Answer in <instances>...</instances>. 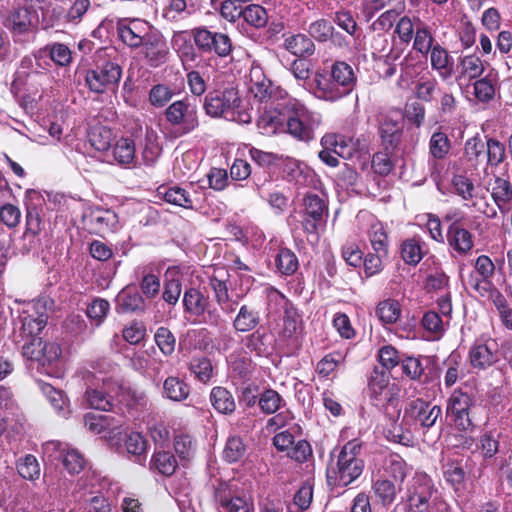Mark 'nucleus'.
<instances>
[{
  "mask_svg": "<svg viewBox=\"0 0 512 512\" xmlns=\"http://www.w3.org/2000/svg\"><path fill=\"white\" fill-rule=\"evenodd\" d=\"M184 311L195 317H203V321L209 325L217 326L221 322V316L216 308H212L209 296L201 290L190 287L183 295Z\"/></svg>",
  "mask_w": 512,
  "mask_h": 512,
  "instance_id": "11",
  "label": "nucleus"
},
{
  "mask_svg": "<svg viewBox=\"0 0 512 512\" xmlns=\"http://www.w3.org/2000/svg\"><path fill=\"white\" fill-rule=\"evenodd\" d=\"M174 96L173 90L165 84L154 85L148 95L149 103L156 108L166 106Z\"/></svg>",
  "mask_w": 512,
  "mask_h": 512,
  "instance_id": "62",
  "label": "nucleus"
},
{
  "mask_svg": "<svg viewBox=\"0 0 512 512\" xmlns=\"http://www.w3.org/2000/svg\"><path fill=\"white\" fill-rule=\"evenodd\" d=\"M193 10L189 8L186 0H168L162 10V16L169 22H178L189 17Z\"/></svg>",
  "mask_w": 512,
  "mask_h": 512,
  "instance_id": "46",
  "label": "nucleus"
},
{
  "mask_svg": "<svg viewBox=\"0 0 512 512\" xmlns=\"http://www.w3.org/2000/svg\"><path fill=\"white\" fill-rule=\"evenodd\" d=\"M203 109L213 118H224L243 124L250 123L252 120L250 113L241 107L238 90L234 87L209 92L205 96Z\"/></svg>",
  "mask_w": 512,
  "mask_h": 512,
  "instance_id": "4",
  "label": "nucleus"
},
{
  "mask_svg": "<svg viewBox=\"0 0 512 512\" xmlns=\"http://www.w3.org/2000/svg\"><path fill=\"white\" fill-rule=\"evenodd\" d=\"M430 66L443 82H448L455 75V63L449 51L439 43L429 53Z\"/></svg>",
  "mask_w": 512,
  "mask_h": 512,
  "instance_id": "23",
  "label": "nucleus"
},
{
  "mask_svg": "<svg viewBox=\"0 0 512 512\" xmlns=\"http://www.w3.org/2000/svg\"><path fill=\"white\" fill-rule=\"evenodd\" d=\"M43 391L54 408L55 412L62 418H68L71 410L69 401L62 391L55 389L53 386L47 384L43 387Z\"/></svg>",
  "mask_w": 512,
  "mask_h": 512,
  "instance_id": "44",
  "label": "nucleus"
},
{
  "mask_svg": "<svg viewBox=\"0 0 512 512\" xmlns=\"http://www.w3.org/2000/svg\"><path fill=\"white\" fill-rule=\"evenodd\" d=\"M401 258L408 265H417L423 258V247L420 239L408 238L401 244Z\"/></svg>",
  "mask_w": 512,
  "mask_h": 512,
  "instance_id": "45",
  "label": "nucleus"
},
{
  "mask_svg": "<svg viewBox=\"0 0 512 512\" xmlns=\"http://www.w3.org/2000/svg\"><path fill=\"white\" fill-rule=\"evenodd\" d=\"M83 223L90 233L103 236L115 232L119 220L114 211L97 207L84 213Z\"/></svg>",
  "mask_w": 512,
  "mask_h": 512,
  "instance_id": "17",
  "label": "nucleus"
},
{
  "mask_svg": "<svg viewBox=\"0 0 512 512\" xmlns=\"http://www.w3.org/2000/svg\"><path fill=\"white\" fill-rule=\"evenodd\" d=\"M372 489L383 505H389L394 502L400 486L397 488V483L389 479H377L374 481Z\"/></svg>",
  "mask_w": 512,
  "mask_h": 512,
  "instance_id": "51",
  "label": "nucleus"
},
{
  "mask_svg": "<svg viewBox=\"0 0 512 512\" xmlns=\"http://www.w3.org/2000/svg\"><path fill=\"white\" fill-rule=\"evenodd\" d=\"M400 389L395 383H390V372L375 367L368 379V394L375 406L391 403Z\"/></svg>",
  "mask_w": 512,
  "mask_h": 512,
  "instance_id": "12",
  "label": "nucleus"
},
{
  "mask_svg": "<svg viewBox=\"0 0 512 512\" xmlns=\"http://www.w3.org/2000/svg\"><path fill=\"white\" fill-rule=\"evenodd\" d=\"M47 314L40 313L37 316L32 314H23L20 318L22 333L29 338H38L37 335L44 329L47 324ZM28 342V340L26 341Z\"/></svg>",
  "mask_w": 512,
  "mask_h": 512,
  "instance_id": "40",
  "label": "nucleus"
},
{
  "mask_svg": "<svg viewBox=\"0 0 512 512\" xmlns=\"http://www.w3.org/2000/svg\"><path fill=\"white\" fill-rule=\"evenodd\" d=\"M307 32L312 40L324 43L334 35V26L326 19H318L309 24Z\"/></svg>",
  "mask_w": 512,
  "mask_h": 512,
  "instance_id": "54",
  "label": "nucleus"
},
{
  "mask_svg": "<svg viewBox=\"0 0 512 512\" xmlns=\"http://www.w3.org/2000/svg\"><path fill=\"white\" fill-rule=\"evenodd\" d=\"M242 18L248 25L256 29L266 27L269 19L266 9L258 4L245 6Z\"/></svg>",
  "mask_w": 512,
  "mask_h": 512,
  "instance_id": "50",
  "label": "nucleus"
},
{
  "mask_svg": "<svg viewBox=\"0 0 512 512\" xmlns=\"http://www.w3.org/2000/svg\"><path fill=\"white\" fill-rule=\"evenodd\" d=\"M61 353V347L57 343L43 342L41 338H32L22 347L23 356L37 362L47 374H51L57 367Z\"/></svg>",
  "mask_w": 512,
  "mask_h": 512,
  "instance_id": "8",
  "label": "nucleus"
},
{
  "mask_svg": "<svg viewBox=\"0 0 512 512\" xmlns=\"http://www.w3.org/2000/svg\"><path fill=\"white\" fill-rule=\"evenodd\" d=\"M178 463L170 451H156L151 460V468L165 476L172 475Z\"/></svg>",
  "mask_w": 512,
  "mask_h": 512,
  "instance_id": "47",
  "label": "nucleus"
},
{
  "mask_svg": "<svg viewBox=\"0 0 512 512\" xmlns=\"http://www.w3.org/2000/svg\"><path fill=\"white\" fill-rule=\"evenodd\" d=\"M450 150V140L441 131L434 132L429 141V152L434 159H443Z\"/></svg>",
  "mask_w": 512,
  "mask_h": 512,
  "instance_id": "60",
  "label": "nucleus"
},
{
  "mask_svg": "<svg viewBox=\"0 0 512 512\" xmlns=\"http://www.w3.org/2000/svg\"><path fill=\"white\" fill-rule=\"evenodd\" d=\"M282 403V397L273 389L265 390L259 397L258 404L265 414L277 412Z\"/></svg>",
  "mask_w": 512,
  "mask_h": 512,
  "instance_id": "64",
  "label": "nucleus"
},
{
  "mask_svg": "<svg viewBox=\"0 0 512 512\" xmlns=\"http://www.w3.org/2000/svg\"><path fill=\"white\" fill-rule=\"evenodd\" d=\"M286 110V133L298 141L308 143L314 140L315 132L322 123V115L296 98L286 100Z\"/></svg>",
  "mask_w": 512,
  "mask_h": 512,
  "instance_id": "5",
  "label": "nucleus"
},
{
  "mask_svg": "<svg viewBox=\"0 0 512 512\" xmlns=\"http://www.w3.org/2000/svg\"><path fill=\"white\" fill-rule=\"evenodd\" d=\"M453 192L463 201H471L476 196L474 183L465 175L456 174L451 179Z\"/></svg>",
  "mask_w": 512,
  "mask_h": 512,
  "instance_id": "52",
  "label": "nucleus"
},
{
  "mask_svg": "<svg viewBox=\"0 0 512 512\" xmlns=\"http://www.w3.org/2000/svg\"><path fill=\"white\" fill-rule=\"evenodd\" d=\"M284 47L297 57H310L315 53L316 47L309 35L303 33L292 34L284 39Z\"/></svg>",
  "mask_w": 512,
  "mask_h": 512,
  "instance_id": "29",
  "label": "nucleus"
},
{
  "mask_svg": "<svg viewBox=\"0 0 512 512\" xmlns=\"http://www.w3.org/2000/svg\"><path fill=\"white\" fill-rule=\"evenodd\" d=\"M213 408L221 414L230 415L236 410V402L232 393L225 387H213L210 392Z\"/></svg>",
  "mask_w": 512,
  "mask_h": 512,
  "instance_id": "32",
  "label": "nucleus"
},
{
  "mask_svg": "<svg viewBox=\"0 0 512 512\" xmlns=\"http://www.w3.org/2000/svg\"><path fill=\"white\" fill-rule=\"evenodd\" d=\"M110 310V304L103 298H95L86 309L87 317L94 322L95 326H100L105 320Z\"/></svg>",
  "mask_w": 512,
  "mask_h": 512,
  "instance_id": "61",
  "label": "nucleus"
},
{
  "mask_svg": "<svg viewBox=\"0 0 512 512\" xmlns=\"http://www.w3.org/2000/svg\"><path fill=\"white\" fill-rule=\"evenodd\" d=\"M496 84V75H493L492 72L483 78L479 77L473 83L474 96L480 102H490L495 96Z\"/></svg>",
  "mask_w": 512,
  "mask_h": 512,
  "instance_id": "39",
  "label": "nucleus"
},
{
  "mask_svg": "<svg viewBox=\"0 0 512 512\" xmlns=\"http://www.w3.org/2000/svg\"><path fill=\"white\" fill-rule=\"evenodd\" d=\"M409 471L406 462L398 454H391L385 459L384 472L387 477L393 478L398 486L403 483Z\"/></svg>",
  "mask_w": 512,
  "mask_h": 512,
  "instance_id": "37",
  "label": "nucleus"
},
{
  "mask_svg": "<svg viewBox=\"0 0 512 512\" xmlns=\"http://www.w3.org/2000/svg\"><path fill=\"white\" fill-rule=\"evenodd\" d=\"M403 119L397 112L382 113L378 116V134L386 151H394L401 142Z\"/></svg>",
  "mask_w": 512,
  "mask_h": 512,
  "instance_id": "15",
  "label": "nucleus"
},
{
  "mask_svg": "<svg viewBox=\"0 0 512 512\" xmlns=\"http://www.w3.org/2000/svg\"><path fill=\"white\" fill-rule=\"evenodd\" d=\"M485 71L484 62L475 54L460 56L457 61L455 73L456 81L462 79H478Z\"/></svg>",
  "mask_w": 512,
  "mask_h": 512,
  "instance_id": "25",
  "label": "nucleus"
},
{
  "mask_svg": "<svg viewBox=\"0 0 512 512\" xmlns=\"http://www.w3.org/2000/svg\"><path fill=\"white\" fill-rule=\"evenodd\" d=\"M356 82L357 77L352 66L337 60L315 73L312 94L319 100L333 103L349 95Z\"/></svg>",
  "mask_w": 512,
  "mask_h": 512,
  "instance_id": "2",
  "label": "nucleus"
},
{
  "mask_svg": "<svg viewBox=\"0 0 512 512\" xmlns=\"http://www.w3.org/2000/svg\"><path fill=\"white\" fill-rule=\"evenodd\" d=\"M84 398L90 408L102 411L114 410L118 404H123L127 411L147 405L144 392L126 386L122 380L113 377H103L101 386H88Z\"/></svg>",
  "mask_w": 512,
  "mask_h": 512,
  "instance_id": "1",
  "label": "nucleus"
},
{
  "mask_svg": "<svg viewBox=\"0 0 512 512\" xmlns=\"http://www.w3.org/2000/svg\"><path fill=\"white\" fill-rule=\"evenodd\" d=\"M141 54L150 67H159L167 60L169 49L164 36L153 29L140 46Z\"/></svg>",
  "mask_w": 512,
  "mask_h": 512,
  "instance_id": "20",
  "label": "nucleus"
},
{
  "mask_svg": "<svg viewBox=\"0 0 512 512\" xmlns=\"http://www.w3.org/2000/svg\"><path fill=\"white\" fill-rule=\"evenodd\" d=\"M164 115L166 121L176 127L180 135L191 133L199 126L197 107L187 98L171 103Z\"/></svg>",
  "mask_w": 512,
  "mask_h": 512,
  "instance_id": "9",
  "label": "nucleus"
},
{
  "mask_svg": "<svg viewBox=\"0 0 512 512\" xmlns=\"http://www.w3.org/2000/svg\"><path fill=\"white\" fill-rule=\"evenodd\" d=\"M444 365L447 367L446 373L444 375V384L448 388L453 386L461 377L465 375L464 365L460 354L456 352H452L448 356L444 362Z\"/></svg>",
  "mask_w": 512,
  "mask_h": 512,
  "instance_id": "43",
  "label": "nucleus"
},
{
  "mask_svg": "<svg viewBox=\"0 0 512 512\" xmlns=\"http://www.w3.org/2000/svg\"><path fill=\"white\" fill-rule=\"evenodd\" d=\"M313 499V489L310 485H303L295 493L293 502L287 505V512H304Z\"/></svg>",
  "mask_w": 512,
  "mask_h": 512,
  "instance_id": "57",
  "label": "nucleus"
},
{
  "mask_svg": "<svg viewBox=\"0 0 512 512\" xmlns=\"http://www.w3.org/2000/svg\"><path fill=\"white\" fill-rule=\"evenodd\" d=\"M473 406V397L462 389H455L449 396L446 404V418L459 431L469 430L473 424L470 410Z\"/></svg>",
  "mask_w": 512,
  "mask_h": 512,
  "instance_id": "10",
  "label": "nucleus"
},
{
  "mask_svg": "<svg viewBox=\"0 0 512 512\" xmlns=\"http://www.w3.org/2000/svg\"><path fill=\"white\" fill-rule=\"evenodd\" d=\"M286 101L277 106H265L257 119V127L263 135L286 133L287 123Z\"/></svg>",
  "mask_w": 512,
  "mask_h": 512,
  "instance_id": "16",
  "label": "nucleus"
},
{
  "mask_svg": "<svg viewBox=\"0 0 512 512\" xmlns=\"http://www.w3.org/2000/svg\"><path fill=\"white\" fill-rule=\"evenodd\" d=\"M431 29L420 19H417L416 31L413 36V49L423 56H427L436 45Z\"/></svg>",
  "mask_w": 512,
  "mask_h": 512,
  "instance_id": "33",
  "label": "nucleus"
},
{
  "mask_svg": "<svg viewBox=\"0 0 512 512\" xmlns=\"http://www.w3.org/2000/svg\"><path fill=\"white\" fill-rule=\"evenodd\" d=\"M259 313L252 307L242 305L233 321V327L238 332H249L258 326Z\"/></svg>",
  "mask_w": 512,
  "mask_h": 512,
  "instance_id": "36",
  "label": "nucleus"
},
{
  "mask_svg": "<svg viewBox=\"0 0 512 512\" xmlns=\"http://www.w3.org/2000/svg\"><path fill=\"white\" fill-rule=\"evenodd\" d=\"M45 453L59 452V457H62V463L65 469L70 474L79 473L84 467V458L76 450H69L65 454H62V444L57 441H50L43 446Z\"/></svg>",
  "mask_w": 512,
  "mask_h": 512,
  "instance_id": "26",
  "label": "nucleus"
},
{
  "mask_svg": "<svg viewBox=\"0 0 512 512\" xmlns=\"http://www.w3.org/2000/svg\"><path fill=\"white\" fill-rule=\"evenodd\" d=\"M498 345L495 340L476 341L469 350L470 365L477 370H485L497 362Z\"/></svg>",
  "mask_w": 512,
  "mask_h": 512,
  "instance_id": "22",
  "label": "nucleus"
},
{
  "mask_svg": "<svg viewBox=\"0 0 512 512\" xmlns=\"http://www.w3.org/2000/svg\"><path fill=\"white\" fill-rule=\"evenodd\" d=\"M442 415L439 405L432 404L422 398L411 400L404 410V420L419 425L423 429H430Z\"/></svg>",
  "mask_w": 512,
  "mask_h": 512,
  "instance_id": "14",
  "label": "nucleus"
},
{
  "mask_svg": "<svg viewBox=\"0 0 512 512\" xmlns=\"http://www.w3.org/2000/svg\"><path fill=\"white\" fill-rule=\"evenodd\" d=\"M447 243L454 253L464 256L473 247L472 234L457 222H453L447 231Z\"/></svg>",
  "mask_w": 512,
  "mask_h": 512,
  "instance_id": "24",
  "label": "nucleus"
},
{
  "mask_svg": "<svg viewBox=\"0 0 512 512\" xmlns=\"http://www.w3.org/2000/svg\"><path fill=\"white\" fill-rule=\"evenodd\" d=\"M246 453V446L239 436H231L227 439L224 450L223 458L229 463L240 461Z\"/></svg>",
  "mask_w": 512,
  "mask_h": 512,
  "instance_id": "55",
  "label": "nucleus"
},
{
  "mask_svg": "<svg viewBox=\"0 0 512 512\" xmlns=\"http://www.w3.org/2000/svg\"><path fill=\"white\" fill-rule=\"evenodd\" d=\"M474 266L481 279L479 280L471 276L470 285L482 294V290H487L485 285L488 284L489 279L494 275L495 266L492 260L486 255L479 256L476 259Z\"/></svg>",
  "mask_w": 512,
  "mask_h": 512,
  "instance_id": "35",
  "label": "nucleus"
},
{
  "mask_svg": "<svg viewBox=\"0 0 512 512\" xmlns=\"http://www.w3.org/2000/svg\"><path fill=\"white\" fill-rule=\"evenodd\" d=\"M487 165L499 166L506 159L505 145L495 138H487L485 142Z\"/></svg>",
  "mask_w": 512,
  "mask_h": 512,
  "instance_id": "59",
  "label": "nucleus"
},
{
  "mask_svg": "<svg viewBox=\"0 0 512 512\" xmlns=\"http://www.w3.org/2000/svg\"><path fill=\"white\" fill-rule=\"evenodd\" d=\"M216 499L221 512H252L251 505L241 496L232 495L230 489L220 488L216 491Z\"/></svg>",
  "mask_w": 512,
  "mask_h": 512,
  "instance_id": "30",
  "label": "nucleus"
},
{
  "mask_svg": "<svg viewBox=\"0 0 512 512\" xmlns=\"http://www.w3.org/2000/svg\"><path fill=\"white\" fill-rule=\"evenodd\" d=\"M113 159L121 166H128L135 159V143L130 138H120L112 146Z\"/></svg>",
  "mask_w": 512,
  "mask_h": 512,
  "instance_id": "38",
  "label": "nucleus"
},
{
  "mask_svg": "<svg viewBox=\"0 0 512 512\" xmlns=\"http://www.w3.org/2000/svg\"><path fill=\"white\" fill-rule=\"evenodd\" d=\"M362 444L358 439L347 442L337 456L331 453L327 467V481L345 487L355 481L363 472L364 462L359 457Z\"/></svg>",
  "mask_w": 512,
  "mask_h": 512,
  "instance_id": "3",
  "label": "nucleus"
},
{
  "mask_svg": "<svg viewBox=\"0 0 512 512\" xmlns=\"http://www.w3.org/2000/svg\"><path fill=\"white\" fill-rule=\"evenodd\" d=\"M485 151V142L479 134H476L475 136L467 139L464 144L463 161L467 167L477 168Z\"/></svg>",
  "mask_w": 512,
  "mask_h": 512,
  "instance_id": "34",
  "label": "nucleus"
},
{
  "mask_svg": "<svg viewBox=\"0 0 512 512\" xmlns=\"http://www.w3.org/2000/svg\"><path fill=\"white\" fill-rule=\"evenodd\" d=\"M249 91L261 102L271 99L283 98L284 91L264 75L261 67H252L250 70Z\"/></svg>",
  "mask_w": 512,
  "mask_h": 512,
  "instance_id": "21",
  "label": "nucleus"
},
{
  "mask_svg": "<svg viewBox=\"0 0 512 512\" xmlns=\"http://www.w3.org/2000/svg\"><path fill=\"white\" fill-rule=\"evenodd\" d=\"M124 424L123 417L116 418L112 415H101L89 412L84 416V426L95 434L105 430L114 431Z\"/></svg>",
  "mask_w": 512,
  "mask_h": 512,
  "instance_id": "27",
  "label": "nucleus"
},
{
  "mask_svg": "<svg viewBox=\"0 0 512 512\" xmlns=\"http://www.w3.org/2000/svg\"><path fill=\"white\" fill-rule=\"evenodd\" d=\"M492 198L502 213L508 211L507 204L512 201V185L503 178L497 177L492 190Z\"/></svg>",
  "mask_w": 512,
  "mask_h": 512,
  "instance_id": "41",
  "label": "nucleus"
},
{
  "mask_svg": "<svg viewBox=\"0 0 512 512\" xmlns=\"http://www.w3.org/2000/svg\"><path fill=\"white\" fill-rule=\"evenodd\" d=\"M322 144L332 146L335 153L342 158H350L357 151L359 141L341 134L326 135Z\"/></svg>",
  "mask_w": 512,
  "mask_h": 512,
  "instance_id": "31",
  "label": "nucleus"
},
{
  "mask_svg": "<svg viewBox=\"0 0 512 512\" xmlns=\"http://www.w3.org/2000/svg\"><path fill=\"white\" fill-rule=\"evenodd\" d=\"M47 51L50 59L60 67L69 66L73 60L70 48L59 42L47 44Z\"/></svg>",
  "mask_w": 512,
  "mask_h": 512,
  "instance_id": "58",
  "label": "nucleus"
},
{
  "mask_svg": "<svg viewBox=\"0 0 512 512\" xmlns=\"http://www.w3.org/2000/svg\"><path fill=\"white\" fill-rule=\"evenodd\" d=\"M303 206L302 227L306 233L316 235L324 222L323 217L327 211L326 204L320 196L311 193L303 198Z\"/></svg>",
  "mask_w": 512,
  "mask_h": 512,
  "instance_id": "19",
  "label": "nucleus"
},
{
  "mask_svg": "<svg viewBox=\"0 0 512 512\" xmlns=\"http://www.w3.org/2000/svg\"><path fill=\"white\" fill-rule=\"evenodd\" d=\"M400 313V305L393 299L381 301L376 308V315L384 324L395 323L399 319Z\"/></svg>",
  "mask_w": 512,
  "mask_h": 512,
  "instance_id": "53",
  "label": "nucleus"
},
{
  "mask_svg": "<svg viewBox=\"0 0 512 512\" xmlns=\"http://www.w3.org/2000/svg\"><path fill=\"white\" fill-rule=\"evenodd\" d=\"M145 310V301L135 289L126 287L116 297V311L118 313H133Z\"/></svg>",
  "mask_w": 512,
  "mask_h": 512,
  "instance_id": "28",
  "label": "nucleus"
},
{
  "mask_svg": "<svg viewBox=\"0 0 512 512\" xmlns=\"http://www.w3.org/2000/svg\"><path fill=\"white\" fill-rule=\"evenodd\" d=\"M189 34L197 50L202 54L225 58L232 52L231 39L225 33L199 26L191 29Z\"/></svg>",
  "mask_w": 512,
  "mask_h": 512,
  "instance_id": "7",
  "label": "nucleus"
},
{
  "mask_svg": "<svg viewBox=\"0 0 512 512\" xmlns=\"http://www.w3.org/2000/svg\"><path fill=\"white\" fill-rule=\"evenodd\" d=\"M164 395L172 401H183L190 393L189 386L177 377H168L163 384Z\"/></svg>",
  "mask_w": 512,
  "mask_h": 512,
  "instance_id": "49",
  "label": "nucleus"
},
{
  "mask_svg": "<svg viewBox=\"0 0 512 512\" xmlns=\"http://www.w3.org/2000/svg\"><path fill=\"white\" fill-rule=\"evenodd\" d=\"M3 25L11 32L16 43H30L35 38L36 32L32 24L31 11L25 6L16 5L3 21Z\"/></svg>",
  "mask_w": 512,
  "mask_h": 512,
  "instance_id": "13",
  "label": "nucleus"
},
{
  "mask_svg": "<svg viewBox=\"0 0 512 512\" xmlns=\"http://www.w3.org/2000/svg\"><path fill=\"white\" fill-rule=\"evenodd\" d=\"M153 30L147 21L141 19H121L117 22V33L121 41L130 48H140Z\"/></svg>",
  "mask_w": 512,
  "mask_h": 512,
  "instance_id": "18",
  "label": "nucleus"
},
{
  "mask_svg": "<svg viewBox=\"0 0 512 512\" xmlns=\"http://www.w3.org/2000/svg\"><path fill=\"white\" fill-rule=\"evenodd\" d=\"M274 262L277 271L283 275H292L299 267L296 254L286 247L279 248L275 255Z\"/></svg>",
  "mask_w": 512,
  "mask_h": 512,
  "instance_id": "42",
  "label": "nucleus"
},
{
  "mask_svg": "<svg viewBox=\"0 0 512 512\" xmlns=\"http://www.w3.org/2000/svg\"><path fill=\"white\" fill-rule=\"evenodd\" d=\"M163 197L164 200L170 204L186 209L193 208V201L189 193L181 187L175 186L167 189Z\"/></svg>",
  "mask_w": 512,
  "mask_h": 512,
  "instance_id": "63",
  "label": "nucleus"
},
{
  "mask_svg": "<svg viewBox=\"0 0 512 512\" xmlns=\"http://www.w3.org/2000/svg\"><path fill=\"white\" fill-rule=\"evenodd\" d=\"M122 77V67L113 60L105 59L86 70L84 81L94 94L115 93Z\"/></svg>",
  "mask_w": 512,
  "mask_h": 512,
  "instance_id": "6",
  "label": "nucleus"
},
{
  "mask_svg": "<svg viewBox=\"0 0 512 512\" xmlns=\"http://www.w3.org/2000/svg\"><path fill=\"white\" fill-rule=\"evenodd\" d=\"M154 341L164 356H171L176 347V338L167 327H159L154 334Z\"/></svg>",
  "mask_w": 512,
  "mask_h": 512,
  "instance_id": "56",
  "label": "nucleus"
},
{
  "mask_svg": "<svg viewBox=\"0 0 512 512\" xmlns=\"http://www.w3.org/2000/svg\"><path fill=\"white\" fill-rule=\"evenodd\" d=\"M189 371L201 383H208L213 377V366L209 358L193 357L189 363Z\"/></svg>",
  "mask_w": 512,
  "mask_h": 512,
  "instance_id": "48",
  "label": "nucleus"
}]
</instances>
